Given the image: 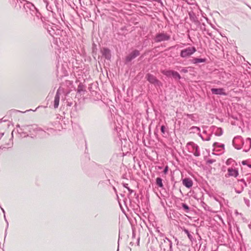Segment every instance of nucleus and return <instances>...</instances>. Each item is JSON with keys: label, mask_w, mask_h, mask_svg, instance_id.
Segmentation results:
<instances>
[{"label": "nucleus", "mask_w": 251, "mask_h": 251, "mask_svg": "<svg viewBox=\"0 0 251 251\" xmlns=\"http://www.w3.org/2000/svg\"><path fill=\"white\" fill-rule=\"evenodd\" d=\"M25 8L27 14H29L34 17H36L37 19L41 17V14L38 11L35 6L30 2H27L25 5ZM35 20V17L33 18Z\"/></svg>", "instance_id": "nucleus-1"}, {"label": "nucleus", "mask_w": 251, "mask_h": 251, "mask_svg": "<svg viewBox=\"0 0 251 251\" xmlns=\"http://www.w3.org/2000/svg\"><path fill=\"white\" fill-rule=\"evenodd\" d=\"M171 39V35L164 32L158 33L154 38V42L159 43L169 41Z\"/></svg>", "instance_id": "nucleus-2"}, {"label": "nucleus", "mask_w": 251, "mask_h": 251, "mask_svg": "<svg viewBox=\"0 0 251 251\" xmlns=\"http://www.w3.org/2000/svg\"><path fill=\"white\" fill-rule=\"evenodd\" d=\"M196 50V49L195 47H189L181 50L180 53V56L182 58H186L191 56Z\"/></svg>", "instance_id": "nucleus-3"}, {"label": "nucleus", "mask_w": 251, "mask_h": 251, "mask_svg": "<svg viewBox=\"0 0 251 251\" xmlns=\"http://www.w3.org/2000/svg\"><path fill=\"white\" fill-rule=\"evenodd\" d=\"M187 146L190 147L188 148L189 152L193 153L195 156H199L200 155L199 147L197 144L194 142H189L187 143Z\"/></svg>", "instance_id": "nucleus-4"}, {"label": "nucleus", "mask_w": 251, "mask_h": 251, "mask_svg": "<svg viewBox=\"0 0 251 251\" xmlns=\"http://www.w3.org/2000/svg\"><path fill=\"white\" fill-rule=\"evenodd\" d=\"M161 73L167 77L172 76L175 79L179 80L181 78L179 73L175 71L164 70L161 71Z\"/></svg>", "instance_id": "nucleus-5"}, {"label": "nucleus", "mask_w": 251, "mask_h": 251, "mask_svg": "<svg viewBox=\"0 0 251 251\" xmlns=\"http://www.w3.org/2000/svg\"><path fill=\"white\" fill-rule=\"evenodd\" d=\"M247 186V184L245 179L242 178L237 180V188L235 189V191L238 194L241 193L245 187Z\"/></svg>", "instance_id": "nucleus-6"}, {"label": "nucleus", "mask_w": 251, "mask_h": 251, "mask_svg": "<svg viewBox=\"0 0 251 251\" xmlns=\"http://www.w3.org/2000/svg\"><path fill=\"white\" fill-rule=\"evenodd\" d=\"M22 132H24L25 130H28L29 132H31L32 131H41L42 130L41 128L38 127L36 125H24L22 126L21 128Z\"/></svg>", "instance_id": "nucleus-7"}, {"label": "nucleus", "mask_w": 251, "mask_h": 251, "mask_svg": "<svg viewBox=\"0 0 251 251\" xmlns=\"http://www.w3.org/2000/svg\"><path fill=\"white\" fill-rule=\"evenodd\" d=\"M140 55V51L137 50H134L126 57L125 63L126 64L130 62L133 59Z\"/></svg>", "instance_id": "nucleus-8"}, {"label": "nucleus", "mask_w": 251, "mask_h": 251, "mask_svg": "<svg viewBox=\"0 0 251 251\" xmlns=\"http://www.w3.org/2000/svg\"><path fill=\"white\" fill-rule=\"evenodd\" d=\"M146 78L149 82L154 84L155 86H159L161 84V82L152 74L150 73L147 74L146 75Z\"/></svg>", "instance_id": "nucleus-9"}, {"label": "nucleus", "mask_w": 251, "mask_h": 251, "mask_svg": "<svg viewBox=\"0 0 251 251\" xmlns=\"http://www.w3.org/2000/svg\"><path fill=\"white\" fill-rule=\"evenodd\" d=\"M238 175L239 173L238 170L231 167L227 169V173L225 175V177L226 178L230 176L236 177Z\"/></svg>", "instance_id": "nucleus-10"}, {"label": "nucleus", "mask_w": 251, "mask_h": 251, "mask_svg": "<svg viewBox=\"0 0 251 251\" xmlns=\"http://www.w3.org/2000/svg\"><path fill=\"white\" fill-rule=\"evenodd\" d=\"M163 242L164 243L162 242L160 245V247L161 249H163L164 251H165L166 248H169V249L172 248V243L168 238L165 237L163 239Z\"/></svg>", "instance_id": "nucleus-11"}, {"label": "nucleus", "mask_w": 251, "mask_h": 251, "mask_svg": "<svg viewBox=\"0 0 251 251\" xmlns=\"http://www.w3.org/2000/svg\"><path fill=\"white\" fill-rule=\"evenodd\" d=\"M240 142L242 145H244V142H243V138L240 136H237L236 137H235L232 141V144L233 146L235 147V149L237 150L241 149V147L239 145H237L236 143V142Z\"/></svg>", "instance_id": "nucleus-12"}, {"label": "nucleus", "mask_w": 251, "mask_h": 251, "mask_svg": "<svg viewBox=\"0 0 251 251\" xmlns=\"http://www.w3.org/2000/svg\"><path fill=\"white\" fill-rule=\"evenodd\" d=\"M213 94L226 96L227 94L225 92L224 88H212L211 89Z\"/></svg>", "instance_id": "nucleus-13"}, {"label": "nucleus", "mask_w": 251, "mask_h": 251, "mask_svg": "<svg viewBox=\"0 0 251 251\" xmlns=\"http://www.w3.org/2000/svg\"><path fill=\"white\" fill-rule=\"evenodd\" d=\"M102 55L107 60H110L111 58V54L110 50L108 48H103L102 50Z\"/></svg>", "instance_id": "nucleus-14"}, {"label": "nucleus", "mask_w": 251, "mask_h": 251, "mask_svg": "<svg viewBox=\"0 0 251 251\" xmlns=\"http://www.w3.org/2000/svg\"><path fill=\"white\" fill-rule=\"evenodd\" d=\"M182 184L187 188H190L193 186V181L190 178H185L182 179Z\"/></svg>", "instance_id": "nucleus-15"}, {"label": "nucleus", "mask_w": 251, "mask_h": 251, "mask_svg": "<svg viewBox=\"0 0 251 251\" xmlns=\"http://www.w3.org/2000/svg\"><path fill=\"white\" fill-rule=\"evenodd\" d=\"M60 100V93L58 90L54 97V107L57 108L58 107Z\"/></svg>", "instance_id": "nucleus-16"}, {"label": "nucleus", "mask_w": 251, "mask_h": 251, "mask_svg": "<svg viewBox=\"0 0 251 251\" xmlns=\"http://www.w3.org/2000/svg\"><path fill=\"white\" fill-rule=\"evenodd\" d=\"M190 19L191 21L196 23L198 22V19L196 16V14L193 11H190L188 13Z\"/></svg>", "instance_id": "nucleus-17"}, {"label": "nucleus", "mask_w": 251, "mask_h": 251, "mask_svg": "<svg viewBox=\"0 0 251 251\" xmlns=\"http://www.w3.org/2000/svg\"><path fill=\"white\" fill-rule=\"evenodd\" d=\"M206 59L205 58H194L192 60L191 62L194 64H198L199 63H204L206 62Z\"/></svg>", "instance_id": "nucleus-18"}, {"label": "nucleus", "mask_w": 251, "mask_h": 251, "mask_svg": "<svg viewBox=\"0 0 251 251\" xmlns=\"http://www.w3.org/2000/svg\"><path fill=\"white\" fill-rule=\"evenodd\" d=\"M212 133V132H211ZM199 135L200 137H201V139L203 140V141H210V139H211V137L212 136V133L211 134H208V135H206V136H203L201 134V133H199Z\"/></svg>", "instance_id": "nucleus-19"}, {"label": "nucleus", "mask_w": 251, "mask_h": 251, "mask_svg": "<svg viewBox=\"0 0 251 251\" xmlns=\"http://www.w3.org/2000/svg\"><path fill=\"white\" fill-rule=\"evenodd\" d=\"M246 144L248 145V147L247 149H244L243 151L247 152L251 147V139L250 138H247L246 140Z\"/></svg>", "instance_id": "nucleus-20"}, {"label": "nucleus", "mask_w": 251, "mask_h": 251, "mask_svg": "<svg viewBox=\"0 0 251 251\" xmlns=\"http://www.w3.org/2000/svg\"><path fill=\"white\" fill-rule=\"evenodd\" d=\"M156 185L162 188L163 187V184L162 183V179L161 177H157L156 179Z\"/></svg>", "instance_id": "nucleus-21"}, {"label": "nucleus", "mask_w": 251, "mask_h": 251, "mask_svg": "<svg viewBox=\"0 0 251 251\" xmlns=\"http://www.w3.org/2000/svg\"><path fill=\"white\" fill-rule=\"evenodd\" d=\"M183 231L185 233H186L188 237V238L189 239V240L191 241H193V236L190 233L189 230L185 228H184L183 229Z\"/></svg>", "instance_id": "nucleus-22"}, {"label": "nucleus", "mask_w": 251, "mask_h": 251, "mask_svg": "<svg viewBox=\"0 0 251 251\" xmlns=\"http://www.w3.org/2000/svg\"><path fill=\"white\" fill-rule=\"evenodd\" d=\"M213 128H216V131L215 132L216 136H220L223 134V130L221 128H217L215 127H213Z\"/></svg>", "instance_id": "nucleus-23"}, {"label": "nucleus", "mask_w": 251, "mask_h": 251, "mask_svg": "<svg viewBox=\"0 0 251 251\" xmlns=\"http://www.w3.org/2000/svg\"><path fill=\"white\" fill-rule=\"evenodd\" d=\"M84 85L81 83H79V84L78 85V87H77V93H81L82 92L84 91Z\"/></svg>", "instance_id": "nucleus-24"}, {"label": "nucleus", "mask_w": 251, "mask_h": 251, "mask_svg": "<svg viewBox=\"0 0 251 251\" xmlns=\"http://www.w3.org/2000/svg\"><path fill=\"white\" fill-rule=\"evenodd\" d=\"M182 207L186 212H188L190 210V208L186 203H182Z\"/></svg>", "instance_id": "nucleus-25"}, {"label": "nucleus", "mask_w": 251, "mask_h": 251, "mask_svg": "<svg viewBox=\"0 0 251 251\" xmlns=\"http://www.w3.org/2000/svg\"><path fill=\"white\" fill-rule=\"evenodd\" d=\"M4 220H5V221L6 222V223L7 224L6 229H5V234L6 235V233H7V228L8 227V221H7V220L6 219V216H5V214H4Z\"/></svg>", "instance_id": "nucleus-26"}, {"label": "nucleus", "mask_w": 251, "mask_h": 251, "mask_svg": "<svg viewBox=\"0 0 251 251\" xmlns=\"http://www.w3.org/2000/svg\"><path fill=\"white\" fill-rule=\"evenodd\" d=\"M234 162V161L232 159H231V158H229V159H228L226 160V165H230V164L232 163V162Z\"/></svg>", "instance_id": "nucleus-27"}, {"label": "nucleus", "mask_w": 251, "mask_h": 251, "mask_svg": "<svg viewBox=\"0 0 251 251\" xmlns=\"http://www.w3.org/2000/svg\"><path fill=\"white\" fill-rule=\"evenodd\" d=\"M215 162V160L211 159H208L206 161L207 163L208 164H212L213 163H214Z\"/></svg>", "instance_id": "nucleus-28"}, {"label": "nucleus", "mask_w": 251, "mask_h": 251, "mask_svg": "<svg viewBox=\"0 0 251 251\" xmlns=\"http://www.w3.org/2000/svg\"><path fill=\"white\" fill-rule=\"evenodd\" d=\"M161 131L162 133L164 134L165 132V126L164 125L161 126Z\"/></svg>", "instance_id": "nucleus-29"}, {"label": "nucleus", "mask_w": 251, "mask_h": 251, "mask_svg": "<svg viewBox=\"0 0 251 251\" xmlns=\"http://www.w3.org/2000/svg\"><path fill=\"white\" fill-rule=\"evenodd\" d=\"M168 166H166L164 169V171H163V173L165 174H166L167 173H168Z\"/></svg>", "instance_id": "nucleus-30"}, {"label": "nucleus", "mask_w": 251, "mask_h": 251, "mask_svg": "<svg viewBox=\"0 0 251 251\" xmlns=\"http://www.w3.org/2000/svg\"><path fill=\"white\" fill-rule=\"evenodd\" d=\"M191 128L196 129V131H200V128L197 126H193Z\"/></svg>", "instance_id": "nucleus-31"}, {"label": "nucleus", "mask_w": 251, "mask_h": 251, "mask_svg": "<svg viewBox=\"0 0 251 251\" xmlns=\"http://www.w3.org/2000/svg\"><path fill=\"white\" fill-rule=\"evenodd\" d=\"M181 72H183L184 73H186L188 72V70L186 68H183L181 70Z\"/></svg>", "instance_id": "nucleus-32"}, {"label": "nucleus", "mask_w": 251, "mask_h": 251, "mask_svg": "<svg viewBox=\"0 0 251 251\" xmlns=\"http://www.w3.org/2000/svg\"><path fill=\"white\" fill-rule=\"evenodd\" d=\"M219 146V143H217V142H215V143H213V146L214 147H215H215H218V146Z\"/></svg>", "instance_id": "nucleus-33"}, {"label": "nucleus", "mask_w": 251, "mask_h": 251, "mask_svg": "<svg viewBox=\"0 0 251 251\" xmlns=\"http://www.w3.org/2000/svg\"><path fill=\"white\" fill-rule=\"evenodd\" d=\"M244 201H245V203L247 204V205H249L250 201L248 200H247L246 199H244Z\"/></svg>", "instance_id": "nucleus-34"}, {"label": "nucleus", "mask_w": 251, "mask_h": 251, "mask_svg": "<svg viewBox=\"0 0 251 251\" xmlns=\"http://www.w3.org/2000/svg\"><path fill=\"white\" fill-rule=\"evenodd\" d=\"M127 190L128 191V192H129V193L131 194H132L133 192V190H131V189H130L129 187L127 188Z\"/></svg>", "instance_id": "nucleus-35"}, {"label": "nucleus", "mask_w": 251, "mask_h": 251, "mask_svg": "<svg viewBox=\"0 0 251 251\" xmlns=\"http://www.w3.org/2000/svg\"><path fill=\"white\" fill-rule=\"evenodd\" d=\"M242 164L243 165H248V164H247V161L246 160L243 161L242 162Z\"/></svg>", "instance_id": "nucleus-36"}, {"label": "nucleus", "mask_w": 251, "mask_h": 251, "mask_svg": "<svg viewBox=\"0 0 251 251\" xmlns=\"http://www.w3.org/2000/svg\"><path fill=\"white\" fill-rule=\"evenodd\" d=\"M123 186L125 188H126V189H127V188H128V184L127 183H123Z\"/></svg>", "instance_id": "nucleus-37"}, {"label": "nucleus", "mask_w": 251, "mask_h": 251, "mask_svg": "<svg viewBox=\"0 0 251 251\" xmlns=\"http://www.w3.org/2000/svg\"><path fill=\"white\" fill-rule=\"evenodd\" d=\"M218 147H220V148H224V144H221Z\"/></svg>", "instance_id": "nucleus-38"}, {"label": "nucleus", "mask_w": 251, "mask_h": 251, "mask_svg": "<svg viewBox=\"0 0 251 251\" xmlns=\"http://www.w3.org/2000/svg\"><path fill=\"white\" fill-rule=\"evenodd\" d=\"M203 134H205V135H208V134H207V131H206V130H203Z\"/></svg>", "instance_id": "nucleus-39"}, {"label": "nucleus", "mask_w": 251, "mask_h": 251, "mask_svg": "<svg viewBox=\"0 0 251 251\" xmlns=\"http://www.w3.org/2000/svg\"><path fill=\"white\" fill-rule=\"evenodd\" d=\"M3 135V133H0V139L1 138L2 136Z\"/></svg>", "instance_id": "nucleus-40"}, {"label": "nucleus", "mask_w": 251, "mask_h": 251, "mask_svg": "<svg viewBox=\"0 0 251 251\" xmlns=\"http://www.w3.org/2000/svg\"><path fill=\"white\" fill-rule=\"evenodd\" d=\"M2 211V212L4 213V214H5V211L2 208H1Z\"/></svg>", "instance_id": "nucleus-41"}, {"label": "nucleus", "mask_w": 251, "mask_h": 251, "mask_svg": "<svg viewBox=\"0 0 251 251\" xmlns=\"http://www.w3.org/2000/svg\"><path fill=\"white\" fill-rule=\"evenodd\" d=\"M247 166H248L249 168H251V164L247 165Z\"/></svg>", "instance_id": "nucleus-42"}, {"label": "nucleus", "mask_w": 251, "mask_h": 251, "mask_svg": "<svg viewBox=\"0 0 251 251\" xmlns=\"http://www.w3.org/2000/svg\"><path fill=\"white\" fill-rule=\"evenodd\" d=\"M248 147V145L246 146L245 145L244 149H247Z\"/></svg>", "instance_id": "nucleus-43"}, {"label": "nucleus", "mask_w": 251, "mask_h": 251, "mask_svg": "<svg viewBox=\"0 0 251 251\" xmlns=\"http://www.w3.org/2000/svg\"><path fill=\"white\" fill-rule=\"evenodd\" d=\"M247 5H248V6L251 9V7L250 6H249V5L247 4Z\"/></svg>", "instance_id": "nucleus-44"}, {"label": "nucleus", "mask_w": 251, "mask_h": 251, "mask_svg": "<svg viewBox=\"0 0 251 251\" xmlns=\"http://www.w3.org/2000/svg\"><path fill=\"white\" fill-rule=\"evenodd\" d=\"M247 5H248V6L251 9V7L250 6H249V5L247 4Z\"/></svg>", "instance_id": "nucleus-45"}, {"label": "nucleus", "mask_w": 251, "mask_h": 251, "mask_svg": "<svg viewBox=\"0 0 251 251\" xmlns=\"http://www.w3.org/2000/svg\"><path fill=\"white\" fill-rule=\"evenodd\" d=\"M247 5H248V6L251 9V7L250 6H249V5L247 4Z\"/></svg>", "instance_id": "nucleus-46"}, {"label": "nucleus", "mask_w": 251, "mask_h": 251, "mask_svg": "<svg viewBox=\"0 0 251 251\" xmlns=\"http://www.w3.org/2000/svg\"><path fill=\"white\" fill-rule=\"evenodd\" d=\"M31 110H32V109H29V110H26V111H31Z\"/></svg>", "instance_id": "nucleus-47"}, {"label": "nucleus", "mask_w": 251, "mask_h": 251, "mask_svg": "<svg viewBox=\"0 0 251 251\" xmlns=\"http://www.w3.org/2000/svg\"><path fill=\"white\" fill-rule=\"evenodd\" d=\"M202 204H203V205H204V204H205V203L204 202H202Z\"/></svg>", "instance_id": "nucleus-48"}, {"label": "nucleus", "mask_w": 251, "mask_h": 251, "mask_svg": "<svg viewBox=\"0 0 251 251\" xmlns=\"http://www.w3.org/2000/svg\"><path fill=\"white\" fill-rule=\"evenodd\" d=\"M202 204H203V205H204V204H205V203L204 202H202Z\"/></svg>", "instance_id": "nucleus-49"}, {"label": "nucleus", "mask_w": 251, "mask_h": 251, "mask_svg": "<svg viewBox=\"0 0 251 251\" xmlns=\"http://www.w3.org/2000/svg\"><path fill=\"white\" fill-rule=\"evenodd\" d=\"M17 127H20V125H18L17 126Z\"/></svg>", "instance_id": "nucleus-50"}, {"label": "nucleus", "mask_w": 251, "mask_h": 251, "mask_svg": "<svg viewBox=\"0 0 251 251\" xmlns=\"http://www.w3.org/2000/svg\"><path fill=\"white\" fill-rule=\"evenodd\" d=\"M138 242L139 243V238L138 239Z\"/></svg>", "instance_id": "nucleus-51"}, {"label": "nucleus", "mask_w": 251, "mask_h": 251, "mask_svg": "<svg viewBox=\"0 0 251 251\" xmlns=\"http://www.w3.org/2000/svg\"><path fill=\"white\" fill-rule=\"evenodd\" d=\"M117 251H118V250Z\"/></svg>", "instance_id": "nucleus-52"}]
</instances>
